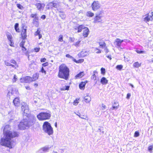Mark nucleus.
Instances as JSON below:
<instances>
[{
  "label": "nucleus",
  "instance_id": "1",
  "mask_svg": "<svg viewBox=\"0 0 153 153\" xmlns=\"http://www.w3.org/2000/svg\"><path fill=\"white\" fill-rule=\"evenodd\" d=\"M11 128L9 125H6L4 127L3 131V137L1 138L0 144L12 149L13 146L14 141L12 139L14 137H17L18 134L14 131H10Z\"/></svg>",
  "mask_w": 153,
  "mask_h": 153
},
{
  "label": "nucleus",
  "instance_id": "2",
  "mask_svg": "<svg viewBox=\"0 0 153 153\" xmlns=\"http://www.w3.org/2000/svg\"><path fill=\"white\" fill-rule=\"evenodd\" d=\"M27 118L22 120L18 125L19 128L21 130H24L28 128L35 123L36 118L31 117L30 118L27 117Z\"/></svg>",
  "mask_w": 153,
  "mask_h": 153
},
{
  "label": "nucleus",
  "instance_id": "3",
  "mask_svg": "<svg viewBox=\"0 0 153 153\" xmlns=\"http://www.w3.org/2000/svg\"><path fill=\"white\" fill-rule=\"evenodd\" d=\"M69 69L64 64H61L59 67L58 76L60 78L67 80L69 76Z\"/></svg>",
  "mask_w": 153,
  "mask_h": 153
},
{
  "label": "nucleus",
  "instance_id": "4",
  "mask_svg": "<svg viewBox=\"0 0 153 153\" xmlns=\"http://www.w3.org/2000/svg\"><path fill=\"white\" fill-rule=\"evenodd\" d=\"M43 130L46 133L49 135L53 134V130L50 124L47 122H45L42 126Z\"/></svg>",
  "mask_w": 153,
  "mask_h": 153
},
{
  "label": "nucleus",
  "instance_id": "5",
  "mask_svg": "<svg viewBox=\"0 0 153 153\" xmlns=\"http://www.w3.org/2000/svg\"><path fill=\"white\" fill-rule=\"evenodd\" d=\"M51 117V114L48 113H41L37 115V117L39 120L48 119Z\"/></svg>",
  "mask_w": 153,
  "mask_h": 153
},
{
  "label": "nucleus",
  "instance_id": "6",
  "mask_svg": "<svg viewBox=\"0 0 153 153\" xmlns=\"http://www.w3.org/2000/svg\"><path fill=\"white\" fill-rule=\"evenodd\" d=\"M21 109L23 112V115L27 117V115L29 114V113L28 105L26 103L23 102L22 104Z\"/></svg>",
  "mask_w": 153,
  "mask_h": 153
},
{
  "label": "nucleus",
  "instance_id": "7",
  "mask_svg": "<svg viewBox=\"0 0 153 153\" xmlns=\"http://www.w3.org/2000/svg\"><path fill=\"white\" fill-rule=\"evenodd\" d=\"M101 7V5L99 2L96 1L93 2L91 5L92 10L94 11L99 9Z\"/></svg>",
  "mask_w": 153,
  "mask_h": 153
},
{
  "label": "nucleus",
  "instance_id": "8",
  "mask_svg": "<svg viewBox=\"0 0 153 153\" xmlns=\"http://www.w3.org/2000/svg\"><path fill=\"white\" fill-rule=\"evenodd\" d=\"M31 17L33 18V23L36 27L39 26L38 17L37 16L36 14H32L31 15Z\"/></svg>",
  "mask_w": 153,
  "mask_h": 153
},
{
  "label": "nucleus",
  "instance_id": "9",
  "mask_svg": "<svg viewBox=\"0 0 153 153\" xmlns=\"http://www.w3.org/2000/svg\"><path fill=\"white\" fill-rule=\"evenodd\" d=\"M123 41V40H121L120 39H116L114 42V44L116 47H120Z\"/></svg>",
  "mask_w": 153,
  "mask_h": 153
},
{
  "label": "nucleus",
  "instance_id": "10",
  "mask_svg": "<svg viewBox=\"0 0 153 153\" xmlns=\"http://www.w3.org/2000/svg\"><path fill=\"white\" fill-rule=\"evenodd\" d=\"M102 16L100 15H96L94 18V22L97 23L101 22H102Z\"/></svg>",
  "mask_w": 153,
  "mask_h": 153
},
{
  "label": "nucleus",
  "instance_id": "11",
  "mask_svg": "<svg viewBox=\"0 0 153 153\" xmlns=\"http://www.w3.org/2000/svg\"><path fill=\"white\" fill-rule=\"evenodd\" d=\"M143 21L146 22L152 21V19L151 17V14H147L143 16Z\"/></svg>",
  "mask_w": 153,
  "mask_h": 153
},
{
  "label": "nucleus",
  "instance_id": "12",
  "mask_svg": "<svg viewBox=\"0 0 153 153\" xmlns=\"http://www.w3.org/2000/svg\"><path fill=\"white\" fill-rule=\"evenodd\" d=\"M35 5L37 9L40 10H43L45 7V4L43 3H37Z\"/></svg>",
  "mask_w": 153,
  "mask_h": 153
},
{
  "label": "nucleus",
  "instance_id": "13",
  "mask_svg": "<svg viewBox=\"0 0 153 153\" xmlns=\"http://www.w3.org/2000/svg\"><path fill=\"white\" fill-rule=\"evenodd\" d=\"M89 54L88 52L85 51H82L78 54V56L80 57H83L87 56Z\"/></svg>",
  "mask_w": 153,
  "mask_h": 153
},
{
  "label": "nucleus",
  "instance_id": "14",
  "mask_svg": "<svg viewBox=\"0 0 153 153\" xmlns=\"http://www.w3.org/2000/svg\"><path fill=\"white\" fill-rule=\"evenodd\" d=\"M85 27L83 25H81L79 26H75L74 27V28L76 30H77V32L79 33L81 31L82 29H84Z\"/></svg>",
  "mask_w": 153,
  "mask_h": 153
},
{
  "label": "nucleus",
  "instance_id": "15",
  "mask_svg": "<svg viewBox=\"0 0 153 153\" xmlns=\"http://www.w3.org/2000/svg\"><path fill=\"white\" fill-rule=\"evenodd\" d=\"M84 99L85 102L87 103H90L91 100V97L88 94L84 97Z\"/></svg>",
  "mask_w": 153,
  "mask_h": 153
},
{
  "label": "nucleus",
  "instance_id": "16",
  "mask_svg": "<svg viewBox=\"0 0 153 153\" xmlns=\"http://www.w3.org/2000/svg\"><path fill=\"white\" fill-rule=\"evenodd\" d=\"M89 33V30L86 27H85L84 29L83 33V36H84L85 37H87Z\"/></svg>",
  "mask_w": 153,
  "mask_h": 153
},
{
  "label": "nucleus",
  "instance_id": "17",
  "mask_svg": "<svg viewBox=\"0 0 153 153\" xmlns=\"http://www.w3.org/2000/svg\"><path fill=\"white\" fill-rule=\"evenodd\" d=\"M13 103L15 106L18 107L20 105V102L19 98H15L13 101Z\"/></svg>",
  "mask_w": 153,
  "mask_h": 153
},
{
  "label": "nucleus",
  "instance_id": "18",
  "mask_svg": "<svg viewBox=\"0 0 153 153\" xmlns=\"http://www.w3.org/2000/svg\"><path fill=\"white\" fill-rule=\"evenodd\" d=\"M119 107L118 102L117 101L114 102L112 105V110L117 109Z\"/></svg>",
  "mask_w": 153,
  "mask_h": 153
},
{
  "label": "nucleus",
  "instance_id": "19",
  "mask_svg": "<svg viewBox=\"0 0 153 153\" xmlns=\"http://www.w3.org/2000/svg\"><path fill=\"white\" fill-rule=\"evenodd\" d=\"M26 29H22V32H21V35L22 38L23 39H25L27 37L26 35Z\"/></svg>",
  "mask_w": 153,
  "mask_h": 153
},
{
  "label": "nucleus",
  "instance_id": "20",
  "mask_svg": "<svg viewBox=\"0 0 153 153\" xmlns=\"http://www.w3.org/2000/svg\"><path fill=\"white\" fill-rule=\"evenodd\" d=\"M49 4L53 7L56 8L59 7V3L58 2H52L49 3Z\"/></svg>",
  "mask_w": 153,
  "mask_h": 153
},
{
  "label": "nucleus",
  "instance_id": "21",
  "mask_svg": "<svg viewBox=\"0 0 153 153\" xmlns=\"http://www.w3.org/2000/svg\"><path fill=\"white\" fill-rule=\"evenodd\" d=\"M108 80L105 77L102 78L100 82L103 85L107 84L108 82Z\"/></svg>",
  "mask_w": 153,
  "mask_h": 153
},
{
  "label": "nucleus",
  "instance_id": "22",
  "mask_svg": "<svg viewBox=\"0 0 153 153\" xmlns=\"http://www.w3.org/2000/svg\"><path fill=\"white\" fill-rule=\"evenodd\" d=\"M58 10L59 12V16L62 19H65L66 17V15L63 12V11H59L58 9Z\"/></svg>",
  "mask_w": 153,
  "mask_h": 153
},
{
  "label": "nucleus",
  "instance_id": "23",
  "mask_svg": "<svg viewBox=\"0 0 153 153\" xmlns=\"http://www.w3.org/2000/svg\"><path fill=\"white\" fill-rule=\"evenodd\" d=\"M26 83H30L33 82L32 78L29 76H27L25 77Z\"/></svg>",
  "mask_w": 153,
  "mask_h": 153
},
{
  "label": "nucleus",
  "instance_id": "24",
  "mask_svg": "<svg viewBox=\"0 0 153 153\" xmlns=\"http://www.w3.org/2000/svg\"><path fill=\"white\" fill-rule=\"evenodd\" d=\"M86 82H82L79 85V88L81 90H83L85 88Z\"/></svg>",
  "mask_w": 153,
  "mask_h": 153
},
{
  "label": "nucleus",
  "instance_id": "25",
  "mask_svg": "<svg viewBox=\"0 0 153 153\" xmlns=\"http://www.w3.org/2000/svg\"><path fill=\"white\" fill-rule=\"evenodd\" d=\"M39 75L38 74L36 73L34 74L32 77V80L33 81H35L37 80L39 78Z\"/></svg>",
  "mask_w": 153,
  "mask_h": 153
},
{
  "label": "nucleus",
  "instance_id": "26",
  "mask_svg": "<svg viewBox=\"0 0 153 153\" xmlns=\"http://www.w3.org/2000/svg\"><path fill=\"white\" fill-rule=\"evenodd\" d=\"M84 75L83 72H80L79 73L77 74L75 76L76 78H81Z\"/></svg>",
  "mask_w": 153,
  "mask_h": 153
},
{
  "label": "nucleus",
  "instance_id": "27",
  "mask_svg": "<svg viewBox=\"0 0 153 153\" xmlns=\"http://www.w3.org/2000/svg\"><path fill=\"white\" fill-rule=\"evenodd\" d=\"M51 148V147H49L48 146H45V147H44L43 148H42L41 149V150L44 152H48L49 149Z\"/></svg>",
  "mask_w": 153,
  "mask_h": 153
},
{
  "label": "nucleus",
  "instance_id": "28",
  "mask_svg": "<svg viewBox=\"0 0 153 153\" xmlns=\"http://www.w3.org/2000/svg\"><path fill=\"white\" fill-rule=\"evenodd\" d=\"M73 61L76 63H81L83 62L84 61L83 59H80L78 60H76L75 59H74Z\"/></svg>",
  "mask_w": 153,
  "mask_h": 153
},
{
  "label": "nucleus",
  "instance_id": "29",
  "mask_svg": "<svg viewBox=\"0 0 153 153\" xmlns=\"http://www.w3.org/2000/svg\"><path fill=\"white\" fill-rule=\"evenodd\" d=\"M94 15V13L91 11H89L86 13V15L88 17H92Z\"/></svg>",
  "mask_w": 153,
  "mask_h": 153
},
{
  "label": "nucleus",
  "instance_id": "30",
  "mask_svg": "<svg viewBox=\"0 0 153 153\" xmlns=\"http://www.w3.org/2000/svg\"><path fill=\"white\" fill-rule=\"evenodd\" d=\"M133 66L135 68H138L141 66V64H139L138 62H136L134 63L133 64Z\"/></svg>",
  "mask_w": 153,
  "mask_h": 153
},
{
  "label": "nucleus",
  "instance_id": "31",
  "mask_svg": "<svg viewBox=\"0 0 153 153\" xmlns=\"http://www.w3.org/2000/svg\"><path fill=\"white\" fill-rule=\"evenodd\" d=\"M18 27L19 24L17 23H16L15 25V29L17 32H19V31Z\"/></svg>",
  "mask_w": 153,
  "mask_h": 153
},
{
  "label": "nucleus",
  "instance_id": "32",
  "mask_svg": "<svg viewBox=\"0 0 153 153\" xmlns=\"http://www.w3.org/2000/svg\"><path fill=\"white\" fill-rule=\"evenodd\" d=\"M17 80V77L16 75H13V78L12 79V81L13 83L15 82Z\"/></svg>",
  "mask_w": 153,
  "mask_h": 153
},
{
  "label": "nucleus",
  "instance_id": "33",
  "mask_svg": "<svg viewBox=\"0 0 153 153\" xmlns=\"http://www.w3.org/2000/svg\"><path fill=\"white\" fill-rule=\"evenodd\" d=\"M69 88V86H65V87H63L60 88V89L62 91H64L65 90H68Z\"/></svg>",
  "mask_w": 153,
  "mask_h": 153
},
{
  "label": "nucleus",
  "instance_id": "34",
  "mask_svg": "<svg viewBox=\"0 0 153 153\" xmlns=\"http://www.w3.org/2000/svg\"><path fill=\"white\" fill-rule=\"evenodd\" d=\"M7 36L8 39V40L9 41H10V40H12V36L10 34V33L7 34Z\"/></svg>",
  "mask_w": 153,
  "mask_h": 153
},
{
  "label": "nucleus",
  "instance_id": "35",
  "mask_svg": "<svg viewBox=\"0 0 153 153\" xmlns=\"http://www.w3.org/2000/svg\"><path fill=\"white\" fill-rule=\"evenodd\" d=\"M99 45L101 48H103V47H105V44L104 42H100L99 43Z\"/></svg>",
  "mask_w": 153,
  "mask_h": 153
},
{
  "label": "nucleus",
  "instance_id": "36",
  "mask_svg": "<svg viewBox=\"0 0 153 153\" xmlns=\"http://www.w3.org/2000/svg\"><path fill=\"white\" fill-rule=\"evenodd\" d=\"M96 71H94V74L91 76V79L94 80H96V76L95 74V73Z\"/></svg>",
  "mask_w": 153,
  "mask_h": 153
},
{
  "label": "nucleus",
  "instance_id": "37",
  "mask_svg": "<svg viewBox=\"0 0 153 153\" xmlns=\"http://www.w3.org/2000/svg\"><path fill=\"white\" fill-rule=\"evenodd\" d=\"M153 148V145H151L149 146L148 148V151L151 153L152 152V150Z\"/></svg>",
  "mask_w": 153,
  "mask_h": 153
},
{
  "label": "nucleus",
  "instance_id": "38",
  "mask_svg": "<svg viewBox=\"0 0 153 153\" xmlns=\"http://www.w3.org/2000/svg\"><path fill=\"white\" fill-rule=\"evenodd\" d=\"M25 77H23L21 78L20 79V82L22 83H26V80Z\"/></svg>",
  "mask_w": 153,
  "mask_h": 153
},
{
  "label": "nucleus",
  "instance_id": "39",
  "mask_svg": "<svg viewBox=\"0 0 153 153\" xmlns=\"http://www.w3.org/2000/svg\"><path fill=\"white\" fill-rule=\"evenodd\" d=\"M95 51H96V53H101V50L100 49H99L98 48H95Z\"/></svg>",
  "mask_w": 153,
  "mask_h": 153
},
{
  "label": "nucleus",
  "instance_id": "40",
  "mask_svg": "<svg viewBox=\"0 0 153 153\" xmlns=\"http://www.w3.org/2000/svg\"><path fill=\"white\" fill-rule=\"evenodd\" d=\"M58 41L60 42L63 41V36L62 35H60L59 36Z\"/></svg>",
  "mask_w": 153,
  "mask_h": 153
},
{
  "label": "nucleus",
  "instance_id": "41",
  "mask_svg": "<svg viewBox=\"0 0 153 153\" xmlns=\"http://www.w3.org/2000/svg\"><path fill=\"white\" fill-rule=\"evenodd\" d=\"M81 41L80 40H78L74 44V45L75 46L77 47L79 46V44L80 43Z\"/></svg>",
  "mask_w": 153,
  "mask_h": 153
},
{
  "label": "nucleus",
  "instance_id": "42",
  "mask_svg": "<svg viewBox=\"0 0 153 153\" xmlns=\"http://www.w3.org/2000/svg\"><path fill=\"white\" fill-rule=\"evenodd\" d=\"M101 73L102 74L104 75L105 74V69L103 68H102L101 69Z\"/></svg>",
  "mask_w": 153,
  "mask_h": 153
},
{
  "label": "nucleus",
  "instance_id": "43",
  "mask_svg": "<svg viewBox=\"0 0 153 153\" xmlns=\"http://www.w3.org/2000/svg\"><path fill=\"white\" fill-rule=\"evenodd\" d=\"M66 57L67 58H70L72 59L73 61L74 60V58L72 56H71L69 54H67L66 55Z\"/></svg>",
  "mask_w": 153,
  "mask_h": 153
},
{
  "label": "nucleus",
  "instance_id": "44",
  "mask_svg": "<svg viewBox=\"0 0 153 153\" xmlns=\"http://www.w3.org/2000/svg\"><path fill=\"white\" fill-rule=\"evenodd\" d=\"M123 66L122 65H118L116 66V68L118 70H121L123 68Z\"/></svg>",
  "mask_w": 153,
  "mask_h": 153
},
{
  "label": "nucleus",
  "instance_id": "45",
  "mask_svg": "<svg viewBox=\"0 0 153 153\" xmlns=\"http://www.w3.org/2000/svg\"><path fill=\"white\" fill-rule=\"evenodd\" d=\"M10 62L12 64H15L16 65V67H18V66L16 64V62L14 60L12 59L10 60Z\"/></svg>",
  "mask_w": 153,
  "mask_h": 153
},
{
  "label": "nucleus",
  "instance_id": "46",
  "mask_svg": "<svg viewBox=\"0 0 153 153\" xmlns=\"http://www.w3.org/2000/svg\"><path fill=\"white\" fill-rule=\"evenodd\" d=\"M79 100V99H76V100H75L73 102L74 105H76L79 103V102L78 101Z\"/></svg>",
  "mask_w": 153,
  "mask_h": 153
},
{
  "label": "nucleus",
  "instance_id": "47",
  "mask_svg": "<svg viewBox=\"0 0 153 153\" xmlns=\"http://www.w3.org/2000/svg\"><path fill=\"white\" fill-rule=\"evenodd\" d=\"M40 33V30H39V29H38L37 31L35 33V35L36 36H37L39 35Z\"/></svg>",
  "mask_w": 153,
  "mask_h": 153
},
{
  "label": "nucleus",
  "instance_id": "48",
  "mask_svg": "<svg viewBox=\"0 0 153 153\" xmlns=\"http://www.w3.org/2000/svg\"><path fill=\"white\" fill-rule=\"evenodd\" d=\"M139 136V132L137 131L135 132L134 134V137H136Z\"/></svg>",
  "mask_w": 153,
  "mask_h": 153
},
{
  "label": "nucleus",
  "instance_id": "49",
  "mask_svg": "<svg viewBox=\"0 0 153 153\" xmlns=\"http://www.w3.org/2000/svg\"><path fill=\"white\" fill-rule=\"evenodd\" d=\"M80 118L84 119H86L88 118V117L87 115H82L81 116H80Z\"/></svg>",
  "mask_w": 153,
  "mask_h": 153
},
{
  "label": "nucleus",
  "instance_id": "50",
  "mask_svg": "<svg viewBox=\"0 0 153 153\" xmlns=\"http://www.w3.org/2000/svg\"><path fill=\"white\" fill-rule=\"evenodd\" d=\"M136 52L137 53H145L146 52L144 51H141L139 50L136 51Z\"/></svg>",
  "mask_w": 153,
  "mask_h": 153
},
{
  "label": "nucleus",
  "instance_id": "51",
  "mask_svg": "<svg viewBox=\"0 0 153 153\" xmlns=\"http://www.w3.org/2000/svg\"><path fill=\"white\" fill-rule=\"evenodd\" d=\"M5 64L7 66H10V63L6 61H4Z\"/></svg>",
  "mask_w": 153,
  "mask_h": 153
},
{
  "label": "nucleus",
  "instance_id": "52",
  "mask_svg": "<svg viewBox=\"0 0 153 153\" xmlns=\"http://www.w3.org/2000/svg\"><path fill=\"white\" fill-rule=\"evenodd\" d=\"M25 42V41H24V40H23L20 43V46L21 47H23L24 46V43Z\"/></svg>",
  "mask_w": 153,
  "mask_h": 153
},
{
  "label": "nucleus",
  "instance_id": "53",
  "mask_svg": "<svg viewBox=\"0 0 153 153\" xmlns=\"http://www.w3.org/2000/svg\"><path fill=\"white\" fill-rule=\"evenodd\" d=\"M41 71L42 73H44L45 74H46V71L44 70L43 67L41 68Z\"/></svg>",
  "mask_w": 153,
  "mask_h": 153
},
{
  "label": "nucleus",
  "instance_id": "54",
  "mask_svg": "<svg viewBox=\"0 0 153 153\" xmlns=\"http://www.w3.org/2000/svg\"><path fill=\"white\" fill-rule=\"evenodd\" d=\"M40 49V48H34V50L36 52H37L39 51Z\"/></svg>",
  "mask_w": 153,
  "mask_h": 153
},
{
  "label": "nucleus",
  "instance_id": "55",
  "mask_svg": "<svg viewBox=\"0 0 153 153\" xmlns=\"http://www.w3.org/2000/svg\"><path fill=\"white\" fill-rule=\"evenodd\" d=\"M10 42V43H9V45H10L11 46L13 47L14 45V43H13L12 42V40H11L10 41H9Z\"/></svg>",
  "mask_w": 153,
  "mask_h": 153
},
{
  "label": "nucleus",
  "instance_id": "56",
  "mask_svg": "<svg viewBox=\"0 0 153 153\" xmlns=\"http://www.w3.org/2000/svg\"><path fill=\"white\" fill-rule=\"evenodd\" d=\"M46 61V59L45 58H42L41 59L40 61L41 62H45Z\"/></svg>",
  "mask_w": 153,
  "mask_h": 153
},
{
  "label": "nucleus",
  "instance_id": "57",
  "mask_svg": "<svg viewBox=\"0 0 153 153\" xmlns=\"http://www.w3.org/2000/svg\"><path fill=\"white\" fill-rule=\"evenodd\" d=\"M104 51L106 53H108L109 52V51L106 47H105Z\"/></svg>",
  "mask_w": 153,
  "mask_h": 153
},
{
  "label": "nucleus",
  "instance_id": "58",
  "mask_svg": "<svg viewBox=\"0 0 153 153\" xmlns=\"http://www.w3.org/2000/svg\"><path fill=\"white\" fill-rule=\"evenodd\" d=\"M69 39L70 41H71L72 42H74V39L72 37H70L69 38Z\"/></svg>",
  "mask_w": 153,
  "mask_h": 153
},
{
  "label": "nucleus",
  "instance_id": "59",
  "mask_svg": "<svg viewBox=\"0 0 153 153\" xmlns=\"http://www.w3.org/2000/svg\"><path fill=\"white\" fill-rule=\"evenodd\" d=\"M131 96V94L130 93H128L127 95L126 98L127 99H129L130 98Z\"/></svg>",
  "mask_w": 153,
  "mask_h": 153
},
{
  "label": "nucleus",
  "instance_id": "60",
  "mask_svg": "<svg viewBox=\"0 0 153 153\" xmlns=\"http://www.w3.org/2000/svg\"><path fill=\"white\" fill-rule=\"evenodd\" d=\"M48 65V62H46L44 63H43L42 64V65L43 66L45 67L46 66H47Z\"/></svg>",
  "mask_w": 153,
  "mask_h": 153
},
{
  "label": "nucleus",
  "instance_id": "61",
  "mask_svg": "<svg viewBox=\"0 0 153 153\" xmlns=\"http://www.w3.org/2000/svg\"><path fill=\"white\" fill-rule=\"evenodd\" d=\"M12 92H9L7 94V95L9 96H10L12 95Z\"/></svg>",
  "mask_w": 153,
  "mask_h": 153
},
{
  "label": "nucleus",
  "instance_id": "62",
  "mask_svg": "<svg viewBox=\"0 0 153 153\" xmlns=\"http://www.w3.org/2000/svg\"><path fill=\"white\" fill-rule=\"evenodd\" d=\"M10 66H11L13 68H16V66L15 65H12L10 64Z\"/></svg>",
  "mask_w": 153,
  "mask_h": 153
},
{
  "label": "nucleus",
  "instance_id": "63",
  "mask_svg": "<svg viewBox=\"0 0 153 153\" xmlns=\"http://www.w3.org/2000/svg\"><path fill=\"white\" fill-rule=\"evenodd\" d=\"M17 7L19 8V9H21V7H22V6L20 4H17Z\"/></svg>",
  "mask_w": 153,
  "mask_h": 153
},
{
  "label": "nucleus",
  "instance_id": "64",
  "mask_svg": "<svg viewBox=\"0 0 153 153\" xmlns=\"http://www.w3.org/2000/svg\"><path fill=\"white\" fill-rule=\"evenodd\" d=\"M151 17L152 18V20L153 21V13L152 12L151 13Z\"/></svg>",
  "mask_w": 153,
  "mask_h": 153
}]
</instances>
